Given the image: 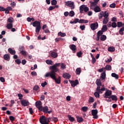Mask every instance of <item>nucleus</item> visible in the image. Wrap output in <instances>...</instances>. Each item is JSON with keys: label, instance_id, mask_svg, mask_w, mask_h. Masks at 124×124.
<instances>
[{"label": "nucleus", "instance_id": "1", "mask_svg": "<svg viewBox=\"0 0 124 124\" xmlns=\"http://www.w3.org/2000/svg\"><path fill=\"white\" fill-rule=\"evenodd\" d=\"M56 73H54V72H51V73H46L44 77H46V78L50 77L51 79H53V80L55 81L56 83L57 84H61V77H59L57 79V78H56Z\"/></svg>", "mask_w": 124, "mask_h": 124}, {"label": "nucleus", "instance_id": "2", "mask_svg": "<svg viewBox=\"0 0 124 124\" xmlns=\"http://www.w3.org/2000/svg\"><path fill=\"white\" fill-rule=\"evenodd\" d=\"M40 123L41 124H49V123L51 122V117L48 118H46L45 116L42 115L39 119Z\"/></svg>", "mask_w": 124, "mask_h": 124}, {"label": "nucleus", "instance_id": "3", "mask_svg": "<svg viewBox=\"0 0 124 124\" xmlns=\"http://www.w3.org/2000/svg\"><path fill=\"white\" fill-rule=\"evenodd\" d=\"M61 65L60 63H56L55 64L53 65V66H51L50 67V69H51L50 72H47L46 73H52V72H54L56 73L57 71L59 70L58 69V66H60Z\"/></svg>", "mask_w": 124, "mask_h": 124}, {"label": "nucleus", "instance_id": "4", "mask_svg": "<svg viewBox=\"0 0 124 124\" xmlns=\"http://www.w3.org/2000/svg\"><path fill=\"white\" fill-rule=\"evenodd\" d=\"M105 91V88L103 87L100 89V87H97L96 90V92L94 93V95L96 97H99L100 93H102V91Z\"/></svg>", "mask_w": 124, "mask_h": 124}, {"label": "nucleus", "instance_id": "5", "mask_svg": "<svg viewBox=\"0 0 124 124\" xmlns=\"http://www.w3.org/2000/svg\"><path fill=\"white\" fill-rule=\"evenodd\" d=\"M117 27L118 28H121L119 31V34H121V35H124V23L122 22H118Z\"/></svg>", "mask_w": 124, "mask_h": 124}, {"label": "nucleus", "instance_id": "6", "mask_svg": "<svg viewBox=\"0 0 124 124\" xmlns=\"http://www.w3.org/2000/svg\"><path fill=\"white\" fill-rule=\"evenodd\" d=\"M89 7L86 6V5H82L79 7L80 13H83V11H84V12L87 13L88 11H89Z\"/></svg>", "mask_w": 124, "mask_h": 124}, {"label": "nucleus", "instance_id": "7", "mask_svg": "<svg viewBox=\"0 0 124 124\" xmlns=\"http://www.w3.org/2000/svg\"><path fill=\"white\" fill-rule=\"evenodd\" d=\"M65 3L66 6H69V7H71V9H74V8H75V6H74V2L68 1L67 2H65Z\"/></svg>", "mask_w": 124, "mask_h": 124}, {"label": "nucleus", "instance_id": "8", "mask_svg": "<svg viewBox=\"0 0 124 124\" xmlns=\"http://www.w3.org/2000/svg\"><path fill=\"white\" fill-rule=\"evenodd\" d=\"M48 107L45 106L44 107H42V109H40V111H43V112H44L45 114H47V113H48V114H51V113H52V110L48 111Z\"/></svg>", "mask_w": 124, "mask_h": 124}, {"label": "nucleus", "instance_id": "9", "mask_svg": "<svg viewBox=\"0 0 124 124\" xmlns=\"http://www.w3.org/2000/svg\"><path fill=\"white\" fill-rule=\"evenodd\" d=\"M90 27L92 31H95V30L98 28V23L97 22L92 23L90 25Z\"/></svg>", "mask_w": 124, "mask_h": 124}, {"label": "nucleus", "instance_id": "10", "mask_svg": "<svg viewBox=\"0 0 124 124\" xmlns=\"http://www.w3.org/2000/svg\"><path fill=\"white\" fill-rule=\"evenodd\" d=\"M92 116L94 117V119H97L98 116H97V113H98V110L97 109H92L91 111Z\"/></svg>", "mask_w": 124, "mask_h": 124}, {"label": "nucleus", "instance_id": "11", "mask_svg": "<svg viewBox=\"0 0 124 124\" xmlns=\"http://www.w3.org/2000/svg\"><path fill=\"white\" fill-rule=\"evenodd\" d=\"M112 95V92L110 90H107L105 93V98H109Z\"/></svg>", "mask_w": 124, "mask_h": 124}, {"label": "nucleus", "instance_id": "12", "mask_svg": "<svg viewBox=\"0 0 124 124\" xmlns=\"http://www.w3.org/2000/svg\"><path fill=\"white\" fill-rule=\"evenodd\" d=\"M35 106L39 110H41L42 108V103L40 101H38L35 103Z\"/></svg>", "mask_w": 124, "mask_h": 124}, {"label": "nucleus", "instance_id": "13", "mask_svg": "<svg viewBox=\"0 0 124 124\" xmlns=\"http://www.w3.org/2000/svg\"><path fill=\"white\" fill-rule=\"evenodd\" d=\"M21 104L23 106H28V105L30 104V103L29 102V101L26 100H22L21 101Z\"/></svg>", "mask_w": 124, "mask_h": 124}, {"label": "nucleus", "instance_id": "14", "mask_svg": "<svg viewBox=\"0 0 124 124\" xmlns=\"http://www.w3.org/2000/svg\"><path fill=\"white\" fill-rule=\"evenodd\" d=\"M91 9L93 10L94 12H96V13H97L98 12H100V11H101V9L98 6H96L94 8L92 7Z\"/></svg>", "mask_w": 124, "mask_h": 124}, {"label": "nucleus", "instance_id": "15", "mask_svg": "<svg viewBox=\"0 0 124 124\" xmlns=\"http://www.w3.org/2000/svg\"><path fill=\"white\" fill-rule=\"evenodd\" d=\"M69 47L71 50L73 51V53H75V52H76V46L75 45H70Z\"/></svg>", "mask_w": 124, "mask_h": 124}, {"label": "nucleus", "instance_id": "16", "mask_svg": "<svg viewBox=\"0 0 124 124\" xmlns=\"http://www.w3.org/2000/svg\"><path fill=\"white\" fill-rule=\"evenodd\" d=\"M105 78H106V72L105 71L101 74L100 79L103 81V80H105Z\"/></svg>", "mask_w": 124, "mask_h": 124}, {"label": "nucleus", "instance_id": "17", "mask_svg": "<svg viewBox=\"0 0 124 124\" xmlns=\"http://www.w3.org/2000/svg\"><path fill=\"white\" fill-rule=\"evenodd\" d=\"M62 77L63 78H65V79H70V77H71V76H70L69 74L65 73L63 74Z\"/></svg>", "mask_w": 124, "mask_h": 124}, {"label": "nucleus", "instance_id": "18", "mask_svg": "<svg viewBox=\"0 0 124 124\" xmlns=\"http://www.w3.org/2000/svg\"><path fill=\"white\" fill-rule=\"evenodd\" d=\"M78 84H79V81H78V79H76L75 81L73 80V82L71 83V85L72 87H74L76 86H77Z\"/></svg>", "mask_w": 124, "mask_h": 124}, {"label": "nucleus", "instance_id": "19", "mask_svg": "<svg viewBox=\"0 0 124 124\" xmlns=\"http://www.w3.org/2000/svg\"><path fill=\"white\" fill-rule=\"evenodd\" d=\"M108 98H111L113 101H118V97L116 95H111L110 96L108 97Z\"/></svg>", "mask_w": 124, "mask_h": 124}, {"label": "nucleus", "instance_id": "20", "mask_svg": "<svg viewBox=\"0 0 124 124\" xmlns=\"http://www.w3.org/2000/svg\"><path fill=\"white\" fill-rule=\"evenodd\" d=\"M76 118L77 120V122L78 123H83V122H84V119H83V118H82V117H79V116H77Z\"/></svg>", "mask_w": 124, "mask_h": 124}, {"label": "nucleus", "instance_id": "21", "mask_svg": "<svg viewBox=\"0 0 124 124\" xmlns=\"http://www.w3.org/2000/svg\"><path fill=\"white\" fill-rule=\"evenodd\" d=\"M95 84L97 85V87H100L102 86V83H101V80L99 79H97L96 80Z\"/></svg>", "mask_w": 124, "mask_h": 124}, {"label": "nucleus", "instance_id": "22", "mask_svg": "<svg viewBox=\"0 0 124 124\" xmlns=\"http://www.w3.org/2000/svg\"><path fill=\"white\" fill-rule=\"evenodd\" d=\"M40 22L39 21H35L33 22V27H39L40 26Z\"/></svg>", "mask_w": 124, "mask_h": 124}, {"label": "nucleus", "instance_id": "23", "mask_svg": "<svg viewBox=\"0 0 124 124\" xmlns=\"http://www.w3.org/2000/svg\"><path fill=\"white\" fill-rule=\"evenodd\" d=\"M67 118H68V120H70L71 122V123L75 122V119H74V117H71V115H68Z\"/></svg>", "mask_w": 124, "mask_h": 124}, {"label": "nucleus", "instance_id": "24", "mask_svg": "<svg viewBox=\"0 0 124 124\" xmlns=\"http://www.w3.org/2000/svg\"><path fill=\"white\" fill-rule=\"evenodd\" d=\"M6 28L8 30H10L13 28V23H7L6 25Z\"/></svg>", "mask_w": 124, "mask_h": 124}, {"label": "nucleus", "instance_id": "25", "mask_svg": "<svg viewBox=\"0 0 124 124\" xmlns=\"http://www.w3.org/2000/svg\"><path fill=\"white\" fill-rule=\"evenodd\" d=\"M78 23H79V24H82V23L87 24V23H89V20L85 19H80L79 20Z\"/></svg>", "mask_w": 124, "mask_h": 124}, {"label": "nucleus", "instance_id": "26", "mask_svg": "<svg viewBox=\"0 0 124 124\" xmlns=\"http://www.w3.org/2000/svg\"><path fill=\"white\" fill-rule=\"evenodd\" d=\"M8 52H9L10 54H11V55H15V54H16V51L12 50L11 48L8 49Z\"/></svg>", "mask_w": 124, "mask_h": 124}, {"label": "nucleus", "instance_id": "27", "mask_svg": "<svg viewBox=\"0 0 124 124\" xmlns=\"http://www.w3.org/2000/svg\"><path fill=\"white\" fill-rule=\"evenodd\" d=\"M107 39V37L105 35H102L100 37V40L101 41H105Z\"/></svg>", "mask_w": 124, "mask_h": 124}, {"label": "nucleus", "instance_id": "28", "mask_svg": "<svg viewBox=\"0 0 124 124\" xmlns=\"http://www.w3.org/2000/svg\"><path fill=\"white\" fill-rule=\"evenodd\" d=\"M108 21H109V18H108V17H106V18L104 17L103 20V24L104 25H106V24L108 23Z\"/></svg>", "mask_w": 124, "mask_h": 124}, {"label": "nucleus", "instance_id": "29", "mask_svg": "<svg viewBox=\"0 0 124 124\" xmlns=\"http://www.w3.org/2000/svg\"><path fill=\"white\" fill-rule=\"evenodd\" d=\"M104 69L106 70H112V66L110 65H107L105 67Z\"/></svg>", "mask_w": 124, "mask_h": 124}, {"label": "nucleus", "instance_id": "30", "mask_svg": "<svg viewBox=\"0 0 124 124\" xmlns=\"http://www.w3.org/2000/svg\"><path fill=\"white\" fill-rule=\"evenodd\" d=\"M13 22H14V19L12 17H9L7 19V23L10 24H13Z\"/></svg>", "mask_w": 124, "mask_h": 124}, {"label": "nucleus", "instance_id": "31", "mask_svg": "<svg viewBox=\"0 0 124 124\" xmlns=\"http://www.w3.org/2000/svg\"><path fill=\"white\" fill-rule=\"evenodd\" d=\"M104 12H103V11H102L99 13L98 15L99 20H101V19H102V18L104 17Z\"/></svg>", "mask_w": 124, "mask_h": 124}, {"label": "nucleus", "instance_id": "32", "mask_svg": "<svg viewBox=\"0 0 124 124\" xmlns=\"http://www.w3.org/2000/svg\"><path fill=\"white\" fill-rule=\"evenodd\" d=\"M108 52H111V53H113V52H115V48L113 46L108 47Z\"/></svg>", "mask_w": 124, "mask_h": 124}, {"label": "nucleus", "instance_id": "33", "mask_svg": "<svg viewBox=\"0 0 124 124\" xmlns=\"http://www.w3.org/2000/svg\"><path fill=\"white\" fill-rule=\"evenodd\" d=\"M81 68H77L76 70V73L77 75H80V73H81Z\"/></svg>", "mask_w": 124, "mask_h": 124}, {"label": "nucleus", "instance_id": "34", "mask_svg": "<svg viewBox=\"0 0 124 124\" xmlns=\"http://www.w3.org/2000/svg\"><path fill=\"white\" fill-rule=\"evenodd\" d=\"M111 77H113L115 79H119V75H117V74L115 73H112L111 74Z\"/></svg>", "mask_w": 124, "mask_h": 124}, {"label": "nucleus", "instance_id": "35", "mask_svg": "<svg viewBox=\"0 0 124 124\" xmlns=\"http://www.w3.org/2000/svg\"><path fill=\"white\" fill-rule=\"evenodd\" d=\"M101 30L102 31H103V32L106 31L108 30L107 26L106 25H103Z\"/></svg>", "mask_w": 124, "mask_h": 124}, {"label": "nucleus", "instance_id": "36", "mask_svg": "<svg viewBox=\"0 0 124 124\" xmlns=\"http://www.w3.org/2000/svg\"><path fill=\"white\" fill-rule=\"evenodd\" d=\"M3 58L5 61H8V60L10 59V56H9V55L8 54H5L3 56Z\"/></svg>", "mask_w": 124, "mask_h": 124}, {"label": "nucleus", "instance_id": "37", "mask_svg": "<svg viewBox=\"0 0 124 124\" xmlns=\"http://www.w3.org/2000/svg\"><path fill=\"white\" fill-rule=\"evenodd\" d=\"M108 16H109V14L108 13V12L107 11H105L104 13V18H108Z\"/></svg>", "mask_w": 124, "mask_h": 124}, {"label": "nucleus", "instance_id": "38", "mask_svg": "<svg viewBox=\"0 0 124 124\" xmlns=\"http://www.w3.org/2000/svg\"><path fill=\"white\" fill-rule=\"evenodd\" d=\"M89 108H88V107H83L81 108V111H83V112H87L88 111Z\"/></svg>", "mask_w": 124, "mask_h": 124}, {"label": "nucleus", "instance_id": "39", "mask_svg": "<svg viewBox=\"0 0 124 124\" xmlns=\"http://www.w3.org/2000/svg\"><path fill=\"white\" fill-rule=\"evenodd\" d=\"M89 103H93V102H94V99L93 97H90L89 100Z\"/></svg>", "mask_w": 124, "mask_h": 124}, {"label": "nucleus", "instance_id": "40", "mask_svg": "<svg viewBox=\"0 0 124 124\" xmlns=\"http://www.w3.org/2000/svg\"><path fill=\"white\" fill-rule=\"evenodd\" d=\"M74 15H75V13H74V11H71L70 12L69 16H70V17H73Z\"/></svg>", "mask_w": 124, "mask_h": 124}, {"label": "nucleus", "instance_id": "41", "mask_svg": "<svg viewBox=\"0 0 124 124\" xmlns=\"http://www.w3.org/2000/svg\"><path fill=\"white\" fill-rule=\"evenodd\" d=\"M102 34H103V32L102 30L99 31L97 33V35H98L99 36H101Z\"/></svg>", "mask_w": 124, "mask_h": 124}, {"label": "nucleus", "instance_id": "42", "mask_svg": "<svg viewBox=\"0 0 124 124\" xmlns=\"http://www.w3.org/2000/svg\"><path fill=\"white\" fill-rule=\"evenodd\" d=\"M51 56L52 57V58H57V56H58V54H57L55 52H52L51 53Z\"/></svg>", "mask_w": 124, "mask_h": 124}, {"label": "nucleus", "instance_id": "43", "mask_svg": "<svg viewBox=\"0 0 124 124\" xmlns=\"http://www.w3.org/2000/svg\"><path fill=\"white\" fill-rule=\"evenodd\" d=\"M41 29V26H38L36 27V32H39L40 31V30Z\"/></svg>", "mask_w": 124, "mask_h": 124}, {"label": "nucleus", "instance_id": "44", "mask_svg": "<svg viewBox=\"0 0 124 124\" xmlns=\"http://www.w3.org/2000/svg\"><path fill=\"white\" fill-rule=\"evenodd\" d=\"M82 55H83L82 51H79V52L77 53V56H78V58H81Z\"/></svg>", "mask_w": 124, "mask_h": 124}, {"label": "nucleus", "instance_id": "45", "mask_svg": "<svg viewBox=\"0 0 124 124\" xmlns=\"http://www.w3.org/2000/svg\"><path fill=\"white\" fill-rule=\"evenodd\" d=\"M90 3H91V6H92V7H93V6H95V5L97 4V3L94 1L93 2H90Z\"/></svg>", "mask_w": 124, "mask_h": 124}, {"label": "nucleus", "instance_id": "46", "mask_svg": "<svg viewBox=\"0 0 124 124\" xmlns=\"http://www.w3.org/2000/svg\"><path fill=\"white\" fill-rule=\"evenodd\" d=\"M46 62L47 64H52V63H53V61L51 60H46Z\"/></svg>", "mask_w": 124, "mask_h": 124}, {"label": "nucleus", "instance_id": "47", "mask_svg": "<svg viewBox=\"0 0 124 124\" xmlns=\"http://www.w3.org/2000/svg\"><path fill=\"white\" fill-rule=\"evenodd\" d=\"M117 23H116V22H112V23H111V27H112V28H117Z\"/></svg>", "mask_w": 124, "mask_h": 124}, {"label": "nucleus", "instance_id": "48", "mask_svg": "<svg viewBox=\"0 0 124 124\" xmlns=\"http://www.w3.org/2000/svg\"><path fill=\"white\" fill-rule=\"evenodd\" d=\"M109 7H110V8H115V7H116V4L115 3L111 4L109 5Z\"/></svg>", "mask_w": 124, "mask_h": 124}, {"label": "nucleus", "instance_id": "49", "mask_svg": "<svg viewBox=\"0 0 124 124\" xmlns=\"http://www.w3.org/2000/svg\"><path fill=\"white\" fill-rule=\"evenodd\" d=\"M57 2L56 0H52L51 1V4L52 5H56V4H57Z\"/></svg>", "mask_w": 124, "mask_h": 124}, {"label": "nucleus", "instance_id": "50", "mask_svg": "<svg viewBox=\"0 0 124 124\" xmlns=\"http://www.w3.org/2000/svg\"><path fill=\"white\" fill-rule=\"evenodd\" d=\"M55 8H56V7L55 6H49L48 8V10H49V11H51L52 10H54Z\"/></svg>", "mask_w": 124, "mask_h": 124}, {"label": "nucleus", "instance_id": "51", "mask_svg": "<svg viewBox=\"0 0 124 124\" xmlns=\"http://www.w3.org/2000/svg\"><path fill=\"white\" fill-rule=\"evenodd\" d=\"M85 28H86V26L85 25H81L79 27V28L80 29V30H81V31H84Z\"/></svg>", "mask_w": 124, "mask_h": 124}, {"label": "nucleus", "instance_id": "52", "mask_svg": "<svg viewBox=\"0 0 124 124\" xmlns=\"http://www.w3.org/2000/svg\"><path fill=\"white\" fill-rule=\"evenodd\" d=\"M52 121H53V122H54L55 123L58 122V118L57 117H53L52 118Z\"/></svg>", "mask_w": 124, "mask_h": 124}, {"label": "nucleus", "instance_id": "53", "mask_svg": "<svg viewBox=\"0 0 124 124\" xmlns=\"http://www.w3.org/2000/svg\"><path fill=\"white\" fill-rule=\"evenodd\" d=\"M67 101H70L71 100V97L70 96H67L66 97Z\"/></svg>", "mask_w": 124, "mask_h": 124}, {"label": "nucleus", "instance_id": "54", "mask_svg": "<svg viewBox=\"0 0 124 124\" xmlns=\"http://www.w3.org/2000/svg\"><path fill=\"white\" fill-rule=\"evenodd\" d=\"M46 85H47V82L46 81L41 84V86L42 87H43V88H44V87H45V86H46Z\"/></svg>", "mask_w": 124, "mask_h": 124}, {"label": "nucleus", "instance_id": "55", "mask_svg": "<svg viewBox=\"0 0 124 124\" xmlns=\"http://www.w3.org/2000/svg\"><path fill=\"white\" fill-rule=\"evenodd\" d=\"M112 60V57H110L109 59H108V60L106 61V62H111Z\"/></svg>", "mask_w": 124, "mask_h": 124}, {"label": "nucleus", "instance_id": "56", "mask_svg": "<svg viewBox=\"0 0 124 124\" xmlns=\"http://www.w3.org/2000/svg\"><path fill=\"white\" fill-rule=\"evenodd\" d=\"M38 89H39V86H35L34 87H33V90H34V91H38Z\"/></svg>", "mask_w": 124, "mask_h": 124}, {"label": "nucleus", "instance_id": "57", "mask_svg": "<svg viewBox=\"0 0 124 124\" xmlns=\"http://www.w3.org/2000/svg\"><path fill=\"white\" fill-rule=\"evenodd\" d=\"M96 62V60H95V58H92V63L93 64V63H95Z\"/></svg>", "mask_w": 124, "mask_h": 124}, {"label": "nucleus", "instance_id": "58", "mask_svg": "<svg viewBox=\"0 0 124 124\" xmlns=\"http://www.w3.org/2000/svg\"><path fill=\"white\" fill-rule=\"evenodd\" d=\"M74 21L75 24H77V23H79V18H76Z\"/></svg>", "mask_w": 124, "mask_h": 124}, {"label": "nucleus", "instance_id": "59", "mask_svg": "<svg viewBox=\"0 0 124 124\" xmlns=\"http://www.w3.org/2000/svg\"><path fill=\"white\" fill-rule=\"evenodd\" d=\"M20 53L22 54V55H23L24 56H26L27 55L26 51H25L24 50L21 51Z\"/></svg>", "mask_w": 124, "mask_h": 124}, {"label": "nucleus", "instance_id": "60", "mask_svg": "<svg viewBox=\"0 0 124 124\" xmlns=\"http://www.w3.org/2000/svg\"><path fill=\"white\" fill-rule=\"evenodd\" d=\"M97 105V103L96 102L94 103L93 104V108L94 109H95V108H96V106Z\"/></svg>", "mask_w": 124, "mask_h": 124}, {"label": "nucleus", "instance_id": "61", "mask_svg": "<svg viewBox=\"0 0 124 124\" xmlns=\"http://www.w3.org/2000/svg\"><path fill=\"white\" fill-rule=\"evenodd\" d=\"M108 28H111L112 27V22H109L107 24Z\"/></svg>", "mask_w": 124, "mask_h": 124}, {"label": "nucleus", "instance_id": "62", "mask_svg": "<svg viewBox=\"0 0 124 124\" xmlns=\"http://www.w3.org/2000/svg\"><path fill=\"white\" fill-rule=\"evenodd\" d=\"M15 62L17 63V64H20V63H21V60L19 59L16 60Z\"/></svg>", "mask_w": 124, "mask_h": 124}, {"label": "nucleus", "instance_id": "63", "mask_svg": "<svg viewBox=\"0 0 124 124\" xmlns=\"http://www.w3.org/2000/svg\"><path fill=\"white\" fill-rule=\"evenodd\" d=\"M0 81H1V82H2L3 83V82H5V79H4V78L0 77Z\"/></svg>", "mask_w": 124, "mask_h": 124}, {"label": "nucleus", "instance_id": "64", "mask_svg": "<svg viewBox=\"0 0 124 124\" xmlns=\"http://www.w3.org/2000/svg\"><path fill=\"white\" fill-rule=\"evenodd\" d=\"M104 68H102L98 70V72H103V70H104Z\"/></svg>", "mask_w": 124, "mask_h": 124}]
</instances>
